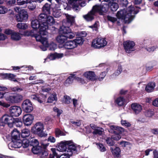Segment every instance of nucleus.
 I'll return each instance as SVG.
<instances>
[{
	"label": "nucleus",
	"mask_w": 158,
	"mask_h": 158,
	"mask_svg": "<svg viewBox=\"0 0 158 158\" xmlns=\"http://www.w3.org/2000/svg\"><path fill=\"white\" fill-rule=\"evenodd\" d=\"M155 86V84L154 82H151L147 84L145 87V90L148 92L152 91Z\"/></svg>",
	"instance_id": "nucleus-30"
},
{
	"label": "nucleus",
	"mask_w": 158,
	"mask_h": 158,
	"mask_svg": "<svg viewBox=\"0 0 158 158\" xmlns=\"http://www.w3.org/2000/svg\"><path fill=\"white\" fill-rule=\"evenodd\" d=\"M6 2L7 5L9 6H12L15 3V0H6Z\"/></svg>",
	"instance_id": "nucleus-63"
},
{
	"label": "nucleus",
	"mask_w": 158,
	"mask_h": 158,
	"mask_svg": "<svg viewBox=\"0 0 158 158\" xmlns=\"http://www.w3.org/2000/svg\"><path fill=\"white\" fill-rule=\"evenodd\" d=\"M95 6H93L92 10L87 15H83L84 18L87 21H89L93 20L94 18V16L97 13L94 10Z\"/></svg>",
	"instance_id": "nucleus-21"
},
{
	"label": "nucleus",
	"mask_w": 158,
	"mask_h": 158,
	"mask_svg": "<svg viewBox=\"0 0 158 158\" xmlns=\"http://www.w3.org/2000/svg\"><path fill=\"white\" fill-rule=\"evenodd\" d=\"M54 23L55 21L53 18L51 16L48 15L44 24L48 26V24L51 25Z\"/></svg>",
	"instance_id": "nucleus-32"
},
{
	"label": "nucleus",
	"mask_w": 158,
	"mask_h": 158,
	"mask_svg": "<svg viewBox=\"0 0 158 158\" xmlns=\"http://www.w3.org/2000/svg\"><path fill=\"white\" fill-rule=\"evenodd\" d=\"M31 149L32 151L34 154H38V156L41 150V148L40 146H39L33 147Z\"/></svg>",
	"instance_id": "nucleus-41"
},
{
	"label": "nucleus",
	"mask_w": 158,
	"mask_h": 158,
	"mask_svg": "<svg viewBox=\"0 0 158 158\" xmlns=\"http://www.w3.org/2000/svg\"><path fill=\"white\" fill-rule=\"evenodd\" d=\"M109 6L111 10L113 11H116L119 7L118 5L117 2L109 3Z\"/></svg>",
	"instance_id": "nucleus-34"
},
{
	"label": "nucleus",
	"mask_w": 158,
	"mask_h": 158,
	"mask_svg": "<svg viewBox=\"0 0 158 158\" xmlns=\"http://www.w3.org/2000/svg\"><path fill=\"white\" fill-rule=\"evenodd\" d=\"M109 127L110 129V130L109 131L114 133L111 138L114 140H119L121 138V135L126 131L123 128L118 126L110 125Z\"/></svg>",
	"instance_id": "nucleus-3"
},
{
	"label": "nucleus",
	"mask_w": 158,
	"mask_h": 158,
	"mask_svg": "<svg viewBox=\"0 0 158 158\" xmlns=\"http://www.w3.org/2000/svg\"><path fill=\"white\" fill-rule=\"evenodd\" d=\"M68 148L67 152L72 156L73 153H76L80 150V146L75 144L72 140L68 141Z\"/></svg>",
	"instance_id": "nucleus-9"
},
{
	"label": "nucleus",
	"mask_w": 158,
	"mask_h": 158,
	"mask_svg": "<svg viewBox=\"0 0 158 158\" xmlns=\"http://www.w3.org/2000/svg\"><path fill=\"white\" fill-rule=\"evenodd\" d=\"M53 110L54 111L57 113V116H59L62 112V111L61 110L59 109L56 107L53 108Z\"/></svg>",
	"instance_id": "nucleus-60"
},
{
	"label": "nucleus",
	"mask_w": 158,
	"mask_h": 158,
	"mask_svg": "<svg viewBox=\"0 0 158 158\" xmlns=\"http://www.w3.org/2000/svg\"><path fill=\"white\" fill-rule=\"evenodd\" d=\"M47 14L44 13L40 14L39 15L38 18L39 20L41 22H42L41 24H44V23L45 22L48 16Z\"/></svg>",
	"instance_id": "nucleus-33"
},
{
	"label": "nucleus",
	"mask_w": 158,
	"mask_h": 158,
	"mask_svg": "<svg viewBox=\"0 0 158 158\" xmlns=\"http://www.w3.org/2000/svg\"><path fill=\"white\" fill-rule=\"evenodd\" d=\"M74 77V75H71L66 80L65 82V84L66 85H68L72 84L73 81Z\"/></svg>",
	"instance_id": "nucleus-43"
},
{
	"label": "nucleus",
	"mask_w": 158,
	"mask_h": 158,
	"mask_svg": "<svg viewBox=\"0 0 158 158\" xmlns=\"http://www.w3.org/2000/svg\"><path fill=\"white\" fill-rule=\"evenodd\" d=\"M72 101V99L70 97L67 96H64L63 98L62 102L63 103L69 104Z\"/></svg>",
	"instance_id": "nucleus-45"
},
{
	"label": "nucleus",
	"mask_w": 158,
	"mask_h": 158,
	"mask_svg": "<svg viewBox=\"0 0 158 158\" xmlns=\"http://www.w3.org/2000/svg\"><path fill=\"white\" fill-rule=\"evenodd\" d=\"M12 140L19 139V133L15 129H14L11 132Z\"/></svg>",
	"instance_id": "nucleus-27"
},
{
	"label": "nucleus",
	"mask_w": 158,
	"mask_h": 158,
	"mask_svg": "<svg viewBox=\"0 0 158 158\" xmlns=\"http://www.w3.org/2000/svg\"><path fill=\"white\" fill-rule=\"evenodd\" d=\"M110 150L113 155L117 157H119V156L121 151L119 147H111Z\"/></svg>",
	"instance_id": "nucleus-28"
},
{
	"label": "nucleus",
	"mask_w": 158,
	"mask_h": 158,
	"mask_svg": "<svg viewBox=\"0 0 158 158\" xmlns=\"http://www.w3.org/2000/svg\"><path fill=\"white\" fill-rule=\"evenodd\" d=\"M71 155H69V153L65 152L64 154L60 155L59 158H69Z\"/></svg>",
	"instance_id": "nucleus-64"
},
{
	"label": "nucleus",
	"mask_w": 158,
	"mask_h": 158,
	"mask_svg": "<svg viewBox=\"0 0 158 158\" xmlns=\"http://www.w3.org/2000/svg\"><path fill=\"white\" fill-rule=\"evenodd\" d=\"M44 129V124L40 122L36 123L31 128V131L34 134L38 135L40 137L45 136L46 135L43 131Z\"/></svg>",
	"instance_id": "nucleus-5"
},
{
	"label": "nucleus",
	"mask_w": 158,
	"mask_h": 158,
	"mask_svg": "<svg viewBox=\"0 0 158 158\" xmlns=\"http://www.w3.org/2000/svg\"><path fill=\"white\" fill-rule=\"evenodd\" d=\"M57 94L56 93H53L51 94L48 97L47 102L48 103H52L54 101L57 100Z\"/></svg>",
	"instance_id": "nucleus-35"
},
{
	"label": "nucleus",
	"mask_w": 158,
	"mask_h": 158,
	"mask_svg": "<svg viewBox=\"0 0 158 158\" xmlns=\"http://www.w3.org/2000/svg\"><path fill=\"white\" fill-rule=\"evenodd\" d=\"M122 66L121 64H119L116 70L114 73L113 75L115 76H118L122 72Z\"/></svg>",
	"instance_id": "nucleus-38"
},
{
	"label": "nucleus",
	"mask_w": 158,
	"mask_h": 158,
	"mask_svg": "<svg viewBox=\"0 0 158 158\" xmlns=\"http://www.w3.org/2000/svg\"><path fill=\"white\" fill-rule=\"evenodd\" d=\"M68 141L64 140L58 143L56 146L57 150L60 152H67L66 146L68 145Z\"/></svg>",
	"instance_id": "nucleus-16"
},
{
	"label": "nucleus",
	"mask_w": 158,
	"mask_h": 158,
	"mask_svg": "<svg viewBox=\"0 0 158 158\" xmlns=\"http://www.w3.org/2000/svg\"><path fill=\"white\" fill-rule=\"evenodd\" d=\"M67 19L66 23L67 26H64V23L60 27L59 31L62 34L58 36L56 38V40L58 43L59 44V47L63 48V45L66 42L67 39H72L75 36L74 34L71 32V29L69 26H71L74 22V18L73 16L67 15H66Z\"/></svg>",
	"instance_id": "nucleus-1"
},
{
	"label": "nucleus",
	"mask_w": 158,
	"mask_h": 158,
	"mask_svg": "<svg viewBox=\"0 0 158 158\" xmlns=\"http://www.w3.org/2000/svg\"><path fill=\"white\" fill-rule=\"evenodd\" d=\"M56 135L57 136H59L60 135H64L65 134L61 131L60 129H56L55 131Z\"/></svg>",
	"instance_id": "nucleus-59"
},
{
	"label": "nucleus",
	"mask_w": 158,
	"mask_h": 158,
	"mask_svg": "<svg viewBox=\"0 0 158 158\" xmlns=\"http://www.w3.org/2000/svg\"><path fill=\"white\" fill-rule=\"evenodd\" d=\"M104 131V130L103 128L99 127L96 129L94 130L93 132V133L94 135H101L102 134Z\"/></svg>",
	"instance_id": "nucleus-40"
},
{
	"label": "nucleus",
	"mask_w": 158,
	"mask_h": 158,
	"mask_svg": "<svg viewBox=\"0 0 158 158\" xmlns=\"http://www.w3.org/2000/svg\"><path fill=\"white\" fill-rule=\"evenodd\" d=\"M10 112L12 116L18 117L21 114L22 109L19 106H14L10 107Z\"/></svg>",
	"instance_id": "nucleus-17"
},
{
	"label": "nucleus",
	"mask_w": 158,
	"mask_h": 158,
	"mask_svg": "<svg viewBox=\"0 0 158 158\" xmlns=\"http://www.w3.org/2000/svg\"><path fill=\"white\" fill-rule=\"evenodd\" d=\"M34 116L31 114H27L24 115L23 117V122L24 124L27 126L31 125L33 122Z\"/></svg>",
	"instance_id": "nucleus-20"
},
{
	"label": "nucleus",
	"mask_w": 158,
	"mask_h": 158,
	"mask_svg": "<svg viewBox=\"0 0 158 158\" xmlns=\"http://www.w3.org/2000/svg\"><path fill=\"white\" fill-rule=\"evenodd\" d=\"M138 12L134 7L130 6L126 9L118 11L116 16L118 18L124 20L125 23H128L133 19L135 15Z\"/></svg>",
	"instance_id": "nucleus-2"
},
{
	"label": "nucleus",
	"mask_w": 158,
	"mask_h": 158,
	"mask_svg": "<svg viewBox=\"0 0 158 158\" xmlns=\"http://www.w3.org/2000/svg\"><path fill=\"white\" fill-rule=\"evenodd\" d=\"M11 90L13 92H20L23 90V89L18 87L11 88Z\"/></svg>",
	"instance_id": "nucleus-62"
},
{
	"label": "nucleus",
	"mask_w": 158,
	"mask_h": 158,
	"mask_svg": "<svg viewBox=\"0 0 158 158\" xmlns=\"http://www.w3.org/2000/svg\"><path fill=\"white\" fill-rule=\"evenodd\" d=\"M158 48L157 46H154L151 47H148L145 48L146 50L149 52H152Z\"/></svg>",
	"instance_id": "nucleus-58"
},
{
	"label": "nucleus",
	"mask_w": 158,
	"mask_h": 158,
	"mask_svg": "<svg viewBox=\"0 0 158 158\" xmlns=\"http://www.w3.org/2000/svg\"><path fill=\"white\" fill-rule=\"evenodd\" d=\"M22 145V141L20 139L12 140L9 143L8 147L10 150H13V148H19Z\"/></svg>",
	"instance_id": "nucleus-18"
},
{
	"label": "nucleus",
	"mask_w": 158,
	"mask_h": 158,
	"mask_svg": "<svg viewBox=\"0 0 158 158\" xmlns=\"http://www.w3.org/2000/svg\"><path fill=\"white\" fill-rule=\"evenodd\" d=\"M48 155V153L47 152L45 151H41L39 153V156L41 158H45Z\"/></svg>",
	"instance_id": "nucleus-55"
},
{
	"label": "nucleus",
	"mask_w": 158,
	"mask_h": 158,
	"mask_svg": "<svg viewBox=\"0 0 158 158\" xmlns=\"http://www.w3.org/2000/svg\"><path fill=\"white\" fill-rule=\"evenodd\" d=\"M22 143H23V147L24 148H26L29 146V141L26 139H23Z\"/></svg>",
	"instance_id": "nucleus-54"
},
{
	"label": "nucleus",
	"mask_w": 158,
	"mask_h": 158,
	"mask_svg": "<svg viewBox=\"0 0 158 158\" xmlns=\"http://www.w3.org/2000/svg\"><path fill=\"white\" fill-rule=\"evenodd\" d=\"M53 16L56 18H58L61 16L62 14L59 10H54L52 13Z\"/></svg>",
	"instance_id": "nucleus-42"
},
{
	"label": "nucleus",
	"mask_w": 158,
	"mask_h": 158,
	"mask_svg": "<svg viewBox=\"0 0 158 158\" xmlns=\"http://www.w3.org/2000/svg\"><path fill=\"white\" fill-rule=\"evenodd\" d=\"M30 135V131L27 129H24L22 130L21 136L22 138H25L29 136Z\"/></svg>",
	"instance_id": "nucleus-37"
},
{
	"label": "nucleus",
	"mask_w": 158,
	"mask_h": 158,
	"mask_svg": "<svg viewBox=\"0 0 158 158\" xmlns=\"http://www.w3.org/2000/svg\"><path fill=\"white\" fill-rule=\"evenodd\" d=\"M56 59H59L61 58L64 56H67L69 54L67 52L65 53L64 54L63 53H55Z\"/></svg>",
	"instance_id": "nucleus-57"
},
{
	"label": "nucleus",
	"mask_w": 158,
	"mask_h": 158,
	"mask_svg": "<svg viewBox=\"0 0 158 158\" xmlns=\"http://www.w3.org/2000/svg\"><path fill=\"white\" fill-rule=\"evenodd\" d=\"M36 30L34 29L31 31H25V35L27 36H31L32 37H34L35 38L36 36L42 35H40L38 33L37 34H36Z\"/></svg>",
	"instance_id": "nucleus-29"
},
{
	"label": "nucleus",
	"mask_w": 158,
	"mask_h": 158,
	"mask_svg": "<svg viewBox=\"0 0 158 158\" xmlns=\"http://www.w3.org/2000/svg\"><path fill=\"white\" fill-rule=\"evenodd\" d=\"M68 3L72 6L75 11L79 10L80 9V6L83 7L85 5V2L82 0H68Z\"/></svg>",
	"instance_id": "nucleus-10"
},
{
	"label": "nucleus",
	"mask_w": 158,
	"mask_h": 158,
	"mask_svg": "<svg viewBox=\"0 0 158 158\" xmlns=\"http://www.w3.org/2000/svg\"><path fill=\"white\" fill-rule=\"evenodd\" d=\"M17 4L19 5H22L27 3H31V0H17Z\"/></svg>",
	"instance_id": "nucleus-44"
},
{
	"label": "nucleus",
	"mask_w": 158,
	"mask_h": 158,
	"mask_svg": "<svg viewBox=\"0 0 158 158\" xmlns=\"http://www.w3.org/2000/svg\"><path fill=\"white\" fill-rule=\"evenodd\" d=\"M115 102L118 106H122L125 104V100L123 97H119L115 100Z\"/></svg>",
	"instance_id": "nucleus-36"
},
{
	"label": "nucleus",
	"mask_w": 158,
	"mask_h": 158,
	"mask_svg": "<svg viewBox=\"0 0 158 158\" xmlns=\"http://www.w3.org/2000/svg\"><path fill=\"white\" fill-rule=\"evenodd\" d=\"M71 123L73 124V126L74 127H78L81 125V122L80 120L72 121Z\"/></svg>",
	"instance_id": "nucleus-51"
},
{
	"label": "nucleus",
	"mask_w": 158,
	"mask_h": 158,
	"mask_svg": "<svg viewBox=\"0 0 158 158\" xmlns=\"http://www.w3.org/2000/svg\"><path fill=\"white\" fill-rule=\"evenodd\" d=\"M45 36H36L35 39L37 41L40 42L43 44V46H40V48L43 51L47 50V48L48 47L49 44L48 43L47 39Z\"/></svg>",
	"instance_id": "nucleus-13"
},
{
	"label": "nucleus",
	"mask_w": 158,
	"mask_h": 158,
	"mask_svg": "<svg viewBox=\"0 0 158 158\" xmlns=\"http://www.w3.org/2000/svg\"><path fill=\"white\" fill-rule=\"evenodd\" d=\"M47 97V96L43 94L40 96H37L35 94L32 95L31 96V98L32 99L37 101L40 103H44L45 102Z\"/></svg>",
	"instance_id": "nucleus-23"
},
{
	"label": "nucleus",
	"mask_w": 158,
	"mask_h": 158,
	"mask_svg": "<svg viewBox=\"0 0 158 158\" xmlns=\"http://www.w3.org/2000/svg\"><path fill=\"white\" fill-rule=\"evenodd\" d=\"M112 138H111L110 137H107L106 139V141L107 144L110 146H112L114 144V143L112 140Z\"/></svg>",
	"instance_id": "nucleus-52"
},
{
	"label": "nucleus",
	"mask_w": 158,
	"mask_h": 158,
	"mask_svg": "<svg viewBox=\"0 0 158 158\" xmlns=\"http://www.w3.org/2000/svg\"><path fill=\"white\" fill-rule=\"evenodd\" d=\"M107 42L105 38H97L94 40L92 43V47L95 48H100L106 46Z\"/></svg>",
	"instance_id": "nucleus-8"
},
{
	"label": "nucleus",
	"mask_w": 158,
	"mask_h": 158,
	"mask_svg": "<svg viewBox=\"0 0 158 158\" xmlns=\"http://www.w3.org/2000/svg\"><path fill=\"white\" fill-rule=\"evenodd\" d=\"M2 94L3 97H5L7 101L13 103L19 102L22 101L23 98V96L18 94L11 96L8 92Z\"/></svg>",
	"instance_id": "nucleus-6"
},
{
	"label": "nucleus",
	"mask_w": 158,
	"mask_h": 158,
	"mask_svg": "<svg viewBox=\"0 0 158 158\" xmlns=\"http://www.w3.org/2000/svg\"><path fill=\"white\" fill-rule=\"evenodd\" d=\"M135 43L131 41H127L124 42L123 46L125 51L128 53H131L135 50Z\"/></svg>",
	"instance_id": "nucleus-12"
},
{
	"label": "nucleus",
	"mask_w": 158,
	"mask_h": 158,
	"mask_svg": "<svg viewBox=\"0 0 158 158\" xmlns=\"http://www.w3.org/2000/svg\"><path fill=\"white\" fill-rule=\"evenodd\" d=\"M19 29L25 30L28 28V25L25 23H19L16 26Z\"/></svg>",
	"instance_id": "nucleus-39"
},
{
	"label": "nucleus",
	"mask_w": 158,
	"mask_h": 158,
	"mask_svg": "<svg viewBox=\"0 0 158 158\" xmlns=\"http://www.w3.org/2000/svg\"><path fill=\"white\" fill-rule=\"evenodd\" d=\"M31 27L34 29H39V31L38 33L40 35H42L43 36H46L48 34L47 30L48 27L44 24L40 23L37 19H35L32 21L31 23Z\"/></svg>",
	"instance_id": "nucleus-4"
},
{
	"label": "nucleus",
	"mask_w": 158,
	"mask_h": 158,
	"mask_svg": "<svg viewBox=\"0 0 158 158\" xmlns=\"http://www.w3.org/2000/svg\"><path fill=\"white\" fill-rule=\"evenodd\" d=\"M22 107L23 110L27 113H30L33 110L32 103L28 99H26L23 101L22 105Z\"/></svg>",
	"instance_id": "nucleus-11"
},
{
	"label": "nucleus",
	"mask_w": 158,
	"mask_h": 158,
	"mask_svg": "<svg viewBox=\"0 0 158 158\" xmlns=\"http://www.w3.org/2000/svg\"><path fill=\"white\" fill-rule=\"evenodd\" d=\"M15 122V119L12 116L5 115L2 118L0 121V125L4 126L5 124H7L10 127L13 126V124Z\"/></svg>",
	"instance_id": "nucleus-7"
},
{
	"label": "nucleus",
	"mask_w": 158,
	"mask_h": 158,
	"mask_svg": "<svg viewBox=\"0 0 158 158\" xmlns=\"http://www.w3.org/2000/svg\"><path fill=\"white\" fill-rule=\"evenodd\" d=\"M83 76L88 80L94 81L97 80L98 77L94 72L92 71H87L83 74Z\"/></svg>",
	"instance_id": "nucleus-19"
},
{
	"label": "nucleus",
	"mask_w": 158,
	"mask_h": 158,
	"mask_svg": "<svg viewBox=\"0 0 158 158\" xmlns=\"http://www.w3.org/2000/svg\"><path fill=\"white\" fill-rule=\"evenodd\" d=\"M131 107L134 112L135 114L140 113L142 110V106L138 103H132Z\"/></svg>",
	"instance_id": "nucleus-22"
},
{
	"label": "nucleus",
	"mask_w": 158,
	"mask_h": 158,
	"mask_svg": "<svg viewBox=\"0 0 158 158\" xmlns=\"http://www.w3.org/2000/svg\"><path fill=\"white\" fill-rule=\"evenodd\" d=\"M14 123H15L17 127H21L23 125V123L21 119L19 118L15 119V122Z\"/></svg>",
	"instance_id": "nucleus-53"
},
{
	"label": "nucleus",
	"mask_w": 158,
	"mask_h": 158,
	"mask_svg": "<svg viewBox=\"0 0 158 158\" xmlns=\"http://www.w3.org/2000/svg\"><path fill=\"white\" fill-rule=\"evenodd\" d=\"M154 112L152 110H148L145 113L146 115L148 117H151L153 115Z\"/></svg>",
	"instance_id": "nucleus-61"
},
{
	"label": "nucleus",
	"mask_w": 158,
	"mask_h": 158,
	"mask_svg": "<svg viewBox=\"0 0 158 158\" xmlns=\"http://www.w3.org/2000/svg\"><path fill=\"white\" fill-rule=\"evenodd\" d=\"M48 59H49L50 60H53L56 59L55 53L54 54H51L49 55L46 58L44 59V62L45 63L46 60H48Z\"/></svg>",
	"instance_id": "nucleus-47"
},
{
	"label": "nucleus",
	"mask_w": 158,
	"mask_h": 158,
	"mask_svg": "<svg viewBox=\"0 0 158 158\" xmlns=\"http://www.w3.org/2000/svg\"><path fill=\"white\" fill-rule=\"evenodd\" d=\"M73 40L75 43L76 47H77V44H82L84 41L83 39L80 37H78L76 39Z\"/></svg>",
	"instance_id": "nucleus-46"
},
{
	"label": "nucleus",
	"mask_w": 158,
	"mask_h": 158,
	"mask_svg": "<svg viewBox=\"0 0 158 158\" xmlns=\"http://www.w3.org/2000/svg\"><path fill=\"white\" fill-rule=\"evenodd\" d=\"M96 145L101 152H104L106 151L105 147L102 144L98 143H96Z\"/></svg>",
	"instance_id": "nucleus-49"
},
{
	"label": "nucleus",
	"mask_w": 158,
	"mask_h": 158,
	"mask_svg": "<svg viewBox=\"0 0 158 158\" xmlns=\"http://www.w3.org/2000/svg\"><path fill=\"white\" fill-rule=\"evenodd\" d=\"M121 125L126 127H131V123L125 120H122L121 121Z\"/></svg>",
	"instance_id": "nucleus-48"
},
{
	"label": "nucleus",
	"mask_w": 158,
	"mask_h": 158,
	"mask_svg": "<svg viewBox=\"0 0 158 158\" xmlns=\"http://www.w3.org/2000/svg\"><path fill=\"white\" fill-rule=\"evenodd\" d=\"M8 9L4 6H0V14H4L8 11Z\"/></svg>",
	"instance_id": "nucleus-56"
},
{
	"label": "nucleus",
	"mask_w": 158,
	"mask_h": 158,
	"mask_svg": "<svg viewBox=\"0 0 158 158\" xmlns=\"http://www.w3.org/2000/svg\"><path fill=\"white\" fill-rule=\"evenodd\" d=\"M50 4L46 3L42 7V11L43 13L50 14Z\"/></svg>",
	"instance_id": "nucleus-31"
},
{
	"label": "nucleus",
	"mask_w": 158,
	"mask_h": 158,
	"mask_svg": "<svg viewBox=\"0 0 158 158\" xmlns=\"http://www.w3.org/2000/svg\"><path fill=\"white\" fill-rule=\"evenodd\" d=\"M94 9L96 13H99L101 15H102L104 13L106 12L108 10L109 6L106 4H104L101 5H96Z\"/></svg>",
	"instance_id": "nucleus-15"
},
{
	"label": "nucleus",
	"mask_w": 158,
	"mask_h": 158,
	"mask_svg": "<svg viewBox=\"0 0 158 158\" xmlns=\"http://www.w3.org/2000/svg\"><path fill=\"white\" fill-rule=\"evenodd\" d=\"M76 47L75 43L73 40L66 41L63 45V48L67 49H73Z\"/></svg>",
	"instance_id": "nucleus-24"
},
{
	"label": "nucleus",
	"mask_w": 158,
	"mask_h": 158,
	"mask_svg": "<svg viewBox=\"0 0 158 158\" xmlns=\"http://www.w3.org/2000/svg\"><path fill=\"white\" fill-rule=\"evenodd\" d=\"M4 78L8 79L14 81H17V80L15 79L16 75L12 73H5L2 74Z\"/></svg>",
	"instance_id": "nucleus-25"
},
{
	"label": "nucleus",
	"mask_w": 158,
	"mask_h": 158,
	"mask_svg": "<svg viewBox=\"0 0 158 158\" xmlns=\"http://www.w3.org/2000/svg\"><path fill=\"white\" fill-rule=\"evenodd\" d=\"M39 144V142L36 139H32L31 141V145L33 147L38 146Z\"/></svg>",
	"instance_id": "nucleus-50"
},
{
	"label": "nucleus",
	"mask_w": 158,
	"mask_h": 158,
	"mask_svg": "<svg viewBox=\"0 0 158 158\" xmlns=\"http://www.w3.org/2000/svg\"><path fill=\"white\" fill-rule=\"evenodd\" d=\"M21 38V34L19 32L14 31L11 35V39L13 40L18 41Z\"/></svg>",
	"instance_id": "nucleus-26"
},
{
	"label": "nucleus",
	"mask_w": 158,
	"mask_h": 158,
	"mask_svg": "<svg viewBox=\"0 0 158 158\" xmlns=\"http://www.w3.org/2000/svg\"><path fill=\"white\" fill-rule=\"evenodd\" d=\"M28 17L27 12L25 10L22 9L18 15H16V20L18 22H24L28 19Z\"/></svg>",
	"instance_id": "nucleus-14"
}]
</instances>
